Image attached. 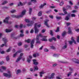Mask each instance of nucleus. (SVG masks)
<instances>
[{
  "label": "nucleus",
  "mask_w": 79,
  "mask_h": 79,
  "mask_svg": "<svg viewBox=\"0 0 79 79\" xmlns=\"http://www.w3.org/2000/svg\"><path fill=\"white\" fill-rule=\"evenodd\" d=\"M25 21L27 23H31V24H27V26H31L33 24H34V21H29V20L28 19H26L25 20Z\"/></svg>",
  "instance_id": "nucleus-5"
},
{
  "label": "nucleus",
  "mask_w": 79,
  "mask_h": 79,
  "mask_svg": "<svg viewBox=\"0 0 79 79\" xmlns=\"http://www.w3.org/2000/svg\"><path fill=\"white\" fill-rule=\"evenodd\" d=\"M57 19H61V17H56Z\"/></svg>",
  "instance_id": "nucleus-36"
},
{
  "label": "nucleus",
  "mask_w": 79,
  "mask_h": 79,
  "mask_svg": "<svg viewBox=\"0 0 79 79\" xmlns=\"http://www.w3.org/2000/svg\"><path fill=\"white\" fill-rule=\"evenodd\" d=\"M42 11H40L39 12V13L38 14V16H42Z\"/></svg>",
  "instance_id": "nucleus-29"
},
{
  "label": "nucleus",
  "mask_w": 79,
  "mask_h": 79,
  "mask_svg": "<svg viewBox=\"0 0 79 79\" xmlns=\"http://www.w3.org/2000/svg\"><path fill=\"white\" fill-rule=\"evenodd\" d=\"M15 28H18L19 27V25H15Z\"/></svg>",
  "instance_id": "nucleus-41"
},
{
  "label": "nucleus",
  "mask_w": 79,
  "mask_h": 79,
  "mask_svg": "<svg viewBox=\"0 0 79 79\" xmlns=\"http://www.w3.org/2000/svg\"><path fill=\"white\" fill-rule=\"evenodd\" d=\"M24 34H20V37H23L24 36Z\"/></svg>",
  "instance_id": "nucleus-47"
},
{
  "label": "nucleus",
  "mask_w": 79,
  "mask_h": 79,
  "mask_svg": "<svg viewBox=\"0 0 79 79\" xmlns=\"http://www.w3.org/2000/svg\"><path fill=\"white\" fill-rule=\"evenodd\" d=\"M13 31V29H6V32H7V33L10 32L11 31Z\"/></svg>",
  "instance_id": "nucleus-18"
},
{
  "label": "nucleus",
  "mask_w": 79,
  "mask_h": 79,
  "mask_svg": "<svg viewBox=\"0 0 79 79\" xmlns=\"http://www.w3.org/2000/svg\"><path fill=\"white\" fill-rule=\"evenodd\" d=\"M57 64L56 63L52 65V66L53 67H55V66H57Z\"/></svg>",
  "instance_id": "nucleus-43"
},
{
  "label": "nucleus",
  "mask_w": 79,
  "mask_h": 79,
  "mask_svg": "<svg viewBox=\"0 0 79 79\" xmlns=\"http://www.w3.org/2000/svg\"><path fill=\"white\" fill-rule=\"evenodd\" d=\"M45 73V72H44V71H42L40 72V77H42L43 76L42 74H44Z\"/></svg>",
  "instance_id": "nucleus-15"
},
{
  "label": "nucleus",
  "mask_w": 79,
  "mask_h": 79,
  "mask_svg": "<svg viewBox=\"0 0 79 79\" xmlns=\"http://www.w3.org/2000/svg\"><path fill=\"white\" fill-rule=\"evenodd\" d=\"M9 56H7L6 57V60H9Z\"/></svg>",
  "instance_id": "nucleus-63"
},
{
  "label": "nucleus",
  "mask_w": 79,
  "mask_h": 79,
  "mask_svg": "<svg viewBox=\"0 0 79 79\" xmlns=\"http://www.w3.org/2000/svg\"><path fill=\"white\" fill-rule=\"evenodd\" d=\"M9 18H10L9 17L6 18L4 20V23H6V24H8V20L9 19Z\"/></svg>",
  "instance_id": "nucleus-10"
},
{
  "label": "nucleus",
  "mask_w": 79,
  "mask_h": 79,
  "mask_svg": "<svg viewBox=\"0 0 79 79\" xmlns=\"http://www.w3.org/2000/svg\"><path fill=\"white\" fill-rule=\"evenodd\" d=\"M73 61H74L75 63L77 64H79V60H73Z\"/></svg>",
  "instance_id": "nucleus-20"
},
{
  "label": "nucleus",
  "mask_w": 79,
  "mask_h": 79,
  "mask_svg": "<svg viewBox=\"0 0 79 79\" xmlns=\"http://www.w3.org/2000/svg\"><path fill=\"white\" fill-rule=\"evenodd\" d=\"M39 55V53H36L35 54H33V56L34 57H36V56H38Z\"/></svg>",
  "instance_id": "nucleus-22"
},
{
  "label": "nucleus",
  "mask_w": 79,
  "mask_h": 79,
  "mask_svg": "<svg viewBox=\"0 0 79 79\" xmlns=\"http://www.w3.org/2000/svg\"><path fill=\"white\" fill-rule=\"evenodd\" d=\"M23 55V53H21L20 55V56L19 57L17 60H20V59H21V58H22V56Z\"/></svg>",
  "instance_id": "nucleus-19"
},
{
  "label": "nucleus",
  "mask_w": 79,
  "mask_h": 79,
  "mask_svg": "<svg viewBox=\"0 0 79 79\" xmlns=\"http://www.w3.org/2000/svg\"><path fill=\"white\" fill-rule=\"evenodd\" d=\"M32 19L33 20H35V19H36V17H32Z\"/></svg>",
  "instance_id": "nucleus-56"
},
{
  "label": "nucleus",
  "mask_w": 79,
  "mask_h": 79,
  "mask_svg": "<svg viewBox=\"0 0 79 79\" xmlns=\"http://www.w3.org/2000/svg\"><path fill=\"white\" fill-rule=\"evenodd\" d=\"M60 30V28H59V27H58L57 28V30L55 31V32H59V31Z\"/></svg>",
  "instance_id": "nucleus-35"
},
{
  "label": "nucleus",
  "mask_w": 79,
  "mask_h": 79,
  "mask_svg": "<svg viewBox=\"0 0 79 79\" xmlns=\"http://www.w3.org/2000/svg\"><path fill=\"white\" fill-rule=\"evenodd\" d=\"M69 17L67 16L65 18V20H69Z\"/></svg>",
  "instance_id": "nucleus-38"
},
{
  "label": "nucleus",
  "mask_w": 79,
  "mask_h": 79,
  "mask_svg": "<svg viewBox=\"0 0 79 79\" xmlns=\"http://www.w3.org/2000/svg\"><path fill=\"white\" fill-rule=\"evenodd\" d=\"M37 26L38 27H40L41 26V25L40 24L37 25V23H36L35 24V33H37L39 32V29H37Z\"/></svg>",
  "instance_id": "nucleus-4"
},
{
  "label": "nucleus",
  "mask_w": 79,
  "mask_h": 79,
  "mask_svg": "<svg viewBox=\"0 0 79 79\" xmlns=\"http://www.w3.org/2000/svg\"><path fill=\"white\" fill-rule=\"evenodd\" d=\"M33 32H34V30H33V29L31 30L30 31V33H33Z\"/></svg>",
  "instance_id": "nucleus-59"
},
{
  "label": "nucleus",
  "mask_w": 79,
  "mask_h": 79,
  "mask_svg": "<svg viewBox=\"0 0 79 79\" xmlns=\"http://www.w3.org/2000/svg\"><path fill=\"white\" fill-rule=\"evenodd\" d=\"M16 11V10H13L11 11V13H15V12Z\"/></svg>",
  "instance_id": "nucleus-48"
},
{
  "label": "nucleus",
  "mask_w": 79,
  "mask_h": 79,
  "mask_svg": "<svg viewBox=\"0 0 79 79\" xmlns=\"http://www.w3.org/2000/svg\"><path fill=\"white\" fill-rule=\"evenodd\" d=\"M10 48L6 50L7 52H10Z\"/></svg>",
  "instance_id": "nucleus-62"
},
{
  "label": "nucleus",
  "mask_w": 79,
  "mask_h": 79,
  "mask_svg": "<svg viewBox=\"0 0 79 79\" xmlns=\"http://www.w3.org/2000/svg\"><path fill=\"white\" fill-rule=\"evenodd\" d=\"M55 76V73H52L51 74V75L50 76H48V77H45V79H47V78L48 79H53V77H54V76Z\"/></svg>",
  "instance_id": "nucleus-7"
},
{
  "label": "nucleus",
  "mask_w": 79,
  "mask_h": 79,
  "mask_svg": "<svg viewBox=\"0 0 79 79\" xmlns=\"http://www.w3.org/2000/svg\"><path fill=\"white\" fill-rule=\"evenodd\" d=\"M2 35H3V34L2 33H0V38H1V37H2Z\"/></svg>",
  "instance_id": "nucleus-61"
},
{
  "label": "nucleus",
  "mask_w": 79,
  "mask_h": 79,
  "mask_svg": "<svg viewBox=\"0 0 79 79\" xmlns=\"http://www.w3.org/2000/svg\"><path fill=\"white\" fill-rule=\"evenodd\" d=\"M64 4V3L63 2V1H62L60 3V4L59 5L60 6H62V5H63Z\"/></svg>",
  "instance_id": "nucleus-32"
},
{
  "label": "nucleus",
  "mask_w": 79,
  "mask_h": 79,
  "mask_svg": "<svg viewBox=\"0 0 79 79\" xmlns=\"http://www.w3.org/2000/svg\"><path fill=\"white\" fill-rule=\"evenodd\" d=\"M0 53H1V54H3V53H5V52L3 51L2 52V49H0Z\"/></svg>",
  "instance_id": "nucleus-31"
},
{
  "label": "nucleus",
  "mask_w": 79,
  "mask_h": 79,
  "mask_svg": "<svg viewBox=\"0 0 79 79\" xmlns=\"http://www.w3.org/2000/svg\"><path fill=\"white\" fill-rule=\"evenodd\" d=\"M45 32V29H43L42 31V33H44V32Z\"/></svg>",
  "instance_id": "nucleus-52"
},
{
  "label": "nucleus",
  "mask_w": 79,
  "mask_h": 79,
  "mask_svg": "<svg viewBox=\"0 0 79 79\" xmlns=\"http://www.w3.org/2000/svg\"><path fill=\"white\" fill-rule=\"evenodd\" d=\"M50 31V34L51 35H53V31H52L51 30Z\"/></svg>",
  "instance_id": "nucleus-42"
},
{
  "label": "nucleus",
  "mask_w": 79,
  "mask_h": 79,
  "mask_svg": "<svg viewBox=\"0 0 79 79\" xmlns=\"http://www.w3.org/2000/svg\"><path fill=\"white\" fill-rule=\"evenodd\" d=\"M71 17H75L76 15H75V14H72L71 15Z\"/></svg>",
  "instance_id": "nucleus-39"
},
{
  "label": "nucleus",
  "mask_w": 79,
  "mask_h": 79,
  "mask_svg": "<svg viewBox=\"0 0 79 79\" xmlns=\"http://www.w3.org/2000/svg\"><path fill=\"white\" fill-rule=\"evenodd\" d=\"M39 37H42L43 38L42 39H41V40L42 41H44V42H46L47 41V40L46 39V38L47 37V36H43L42 34H40L39 35H37L36 37V44H40V41L39 40Z\"/></svg>",
  "instance_id": "nucleus-1"
},
{
  "label": "nucleus",
  "mask_w": 79,
  "mask_h": 79,
  "mask_svg": "<svg viewBox=\"0 0 79 79\" xmlns=\"http://www.w3.org/2000/svg\"><path fill=\"white\" fill-rule=\"evenodd\" d=\"M26 10H23L22 12L21 15H12V17L13 18H21V17H23L24 15H25V13H26Z\"/></svg>",
  "instance_id": "nucleus-2"
},
{
  "label": "nucleus",
  "mask_w": 79,
  "mask_h": 79,
  "mask_svg": "<svg viewBox=\"0 0 79 79\" xmlns=\"http://www.w3.org/2000/svg\"><path fill=\"white\" fill-rule=\"evenodd\" d=\"M19 46H21L22 45V43H19L18 44Z\"/></svg>",
  "instance_id": "nucleus-44"
},
{
  "label": "nucleus",
  "mask_w": 79,
  "mask_h": 79,
  "mask_svg": "<svg viewBox=\"0 0 79 79\" xmlns=\"http://www.w3.org/2000/svg\"><path fill=\"white\" fill-rule=\"evenodd\" d=\"M66 34V31H64L62 34V37H64Z\"/></svg>",
  "instance_id": "nucleus-21"
},
{
  "label": "nucleus",
  "mask_w": 79,
  "mask_h": 79,
  "mask_svg": "<svg viewBox=\"0 0 79 79\" xmlns=\"http://www.w3.org/2000/svg\"><path fill=\"white\" fill-rule=\"evenodd\" d=\"M3 75L6 77H11V73L10 71L8 72V73H4Z\"/></svg>",
  "instance_id": "nucleus-6"
},
{
  "label": "nucleus",
  "mask_w": 79,
  "mask_h": 79,
  "mask_svg": "<svg viewBox=\"0 0 79 79\" xmlns=\"http://www.w3.org/2000/svg\"><path fill=\"white\" fill-rule=\"evenodd\" d=\"M71 39L72 41L71 40L69 41V42L70 45H72L73 42L75 44H76V41L74 40V38L73 37H72Z\"/></svg>",
  "instance_id": "nucleus-9"
},
{
  "label": "nucleus",
  "mask_w": 79,
  "mask_h": 79,
  "mask_svg": "<svg viewBox=\"0 0 79 79\" xmlns=\"http://www.w3.org/2000/svg\"><path fill=\"white\" fill-rule=\"evenodd\" d=\"M66 47H67V45H65L62 47V48H63V49H65Z\"/></svg>",
  "instance_id": "nucleus-34"
},
{
  "label": "nucleus",
  "mask_w": 79,
  "mask_h": 79,
  "mask_svg": "<svg viewBox=\"0 0 79 79\" xmlns=\"http://www.w3.org/2000/svg\"><path fill=\"white\" fill-rule=\"evenodd\" d=\"M21 50L17 51L15 54H13V58H15V57H16V55H17V54H18V53H21Z\"/></svg>",
  "instance_id": "nucleus-11"
},
{
  "label": "nucleus",
  "mask_w": 79,
  "mask_h": 79,
  "mask_svg": "<svg viewBox=\"0 0 79 79\" xmlns=\"http://www.w3.org/2000/svg\"><path fill=\"white\" fill-rule=\"evenodd\" d=\"M71 73H72V72H69L67 74V76L68 77H69V76H71Z\"/></svg>",
  "instance_id": "nucleus-26"
},
{
  "label": "nucleus",
  "mask_w": 79,
  "mask_h": 79,
  "mask_svg": "<svg viewBox=\"0 0 79 79\" xmlns=\"http://www.w3.org/2000/svg\"><path fill=\"white\" fill-rule=\"evenodd\" d=\"M25 42H27V43H29V42H31V48H33V47H34V42H35L34 40H32L31 41V40L28 39L27 40H25Z\"/></svg>",
  "instance_id": "nucleus-3"
},
{
  "label": "nucleus",
  "mask_w": 79,
  "mask_h": 79,
  "mask_svg": "<svg viewBox=\"0 0 79 79\" xmlns=\"http://www.w3.org/2000/svg\"><path fill=\"white\" fill-rule=\"evenodd\" d=\"M34 71H35V70L37 71L38 69H39V68H38V67L37 66H34Z\"/></svg>",
  "instance_id": "nucleus-23"
},
{
  "label": "nucleus",
  "mask_w": 79,
  "mask_h": 79,
  "mask_svg": "<svg viewBox=\"0 0 79 79\" xmlns=\"http://www.w3.org/2000/svg\"><path fill=\"white\" fill-rule=\"evenodd\" d=\"M33 64H35V65L37 66V65H38L39 63H38V62H37V60H33Z\"/></svg>",
  "instance_id": "nucleus-12"
},
{
  "label": "nucleus",
  "mask_w": 79,
  "mask_h": 79,
  "mask_svg": "<svg viewBox=\"0 0 79 79\" xmlns=\"http://www.w3.org/2000/svg\"><path fill=\"white\" fill-rule=\"evenodd\" d=\"M32 8H29V13L30 15L31 14V12H32Z\"/></svg>",
  "instance_id": "nucleus-27"
},
{
  "label": "nucleus",
  "mask_w": 79,
  "mask_h": 79,
  "mask_svg": "<svg viewBox=\"0 0 79 79\" xmlns=\"http://www.w3.org/2000/svg\"><path fill=\"white\" fill-rule=\"evenodd\" d=\"M51 48L52 49H53V50H55V48L53 46H51Z\"/></svg>",
  "instance_id": "nucleus-53"
},
{
  "label": "nucleus",
  "mask_w": 79,
  "mask_h": 79,
  "mask_svg": "<svg viewBox=\"0 0 79 79\" xmlns=\"http://www.w3.org/2000/svg\"><path fill=\"white\" fill-rule=\"evenodd\" d=\"M19 27L20 28H22L23 27V25L22 24H21Z\"/></svg>",
  "instance_id": "nucleus-54"
},
{
  "label": "nucleus",
  "mask_w": 79,
  "mask_h": 79,
  "mask_svg": "<svg viewBox=\"0 0 79 79\" xmlns=\"http://www.w3.org/2000/svg\"><path fill=\"white\" fill-rule=\"evenodd\" d=\"M8 3V1H4L2 3V5H5V4H6Z\"/></svg>",
  "instance_id": "nucleus-28"
},
{
  "label": "nucleus",
  "mask_w": 79,
  "mask_h": 79,
  "mask_svg": "<svg viewBox=\"0 0 79 79\" xmlns=\"http://www.w3.org/2000/svg\"><path fill=\"white\" fill-rule=\"evenodd\" d=\"M68 10V9H66L65 8H64V7L63 8L64 11H66V10Z\"/></svg>",
  "instance_id": "nucleus-49"
},
{
  "label": "nucleus",
  "mask_w": 79,
  "mask_h": 79,
  "mask_svg": "<svg viewBox=\"0 0 79 79\" xmlns=\"http://www.w3.org/2000/svg\"><path fill=\"white\" fill-rule=\"evenodd\" d=\"M53 56H55V57H58V54H55L53 55Z\"/></svg>",
  "instance_id": "nucleus-37"
},
{
  "label": "nucleus",
  "mask_w": 79,
  "mask_h": 79,
  "mask_svg": "<svg viewBox=\"0 0 79 79\" xmlns=\"http://www.w3.org/2000/svg\"><path fill=\"white\" fill-rule=\"evenodd\" d=\"M77 42L78 43H79V36H78L77 39Z\"/></svg>",
  "instance_id": "nucleus-40"
},
{
  "label": "nucleus",
  "mask_w": 79,
  "mask_h": 79,
  "mask_svg": "<svg viewBox=\"0 0 79 79\" xmlns=\"http://www.w3.org/2000/svg\"><path fill=\"white\" fill-rule=\"evenodd\" d=\"M49 21V20L47 19L45 21V24L48 27H49V26H48V22Z\"/></svg>",
  "instance_id": "nucleus-13"
},
{
  "label": "nucleus",
  "mask_w": 79,
  "mask_h": 79,
  "mask_svg": "<svg viewBox=\"0 0 79 79\" xmlns=\"http://www.w3.org/2000/svg\"><path fill=\"white\" fill-rule=\"evenodd\" d=\"M67 7V8H68L69 9H71V7L70 6L68 5Z\"/></svg>",
  "instance_id": "nucleus-46"
},
{
  "label": "nucleus",
  "mask_w": 79,
  "mask_h": 79,
  "mask_svg": "<svg viewBox=\"0 0 79 79\" xmlns=\"http://www.w3.org/2000/svg\"><path fill=\"white\" fill-rule=\"evenodd\" d=\"M26 70L25 69H23L22 70V71L23 73H25V72H26Z\"/></svg>",
  "instance_id": "nucleus-50"
},
{
  "label": "nucleus",
  "mask_w": 79,
  "mask_h": 79,
  "mask_svg": "<svg viewBox=\"0 0 79 79\" xmlns=\"http://www.w3.org/2000/svg\"><path fill=\"white\" fill-rule=\"evenodd\" d=\"M53 40H56V38H55L54 37H52V39H49L48 40L49 42H52Z\"/></svg>",
  "instance_id": "nucleus-16"
},
{
  "label": "nucleus",
  "mask_w": 79,
  "mask_h": 79,
  "mask_svg": "<svg viewBox=\"0 0 79 79\" xmlns=\"http://www.w3.org/2000/svg\"><path fill=\"white\" fill-rule=\"evenodd\" d=\"M49 17L50 18H51L52 19H53V15H50L49 16Z\"/></svg>",
  "instance_id": "nucleus-45"
},
{
  "label": "nucleus",
  "mask_w": 79,
  "mask_h": 79,
  "mask_svg": "<svg viewBox=\"0 0 79 79\" xmlns=\"http://www.w3.org/2000/svg\"><path fill=\"white\" fill-rule=\"evenodd\" d=\"M45 5H46V3H44L43 4L41 5L39 7L41 9V8H42L44 7V6H45Z\"/></svg>",
  "instance_id": "nucleus-17"
},
{
  "label": "nucleus",
  "mask_w": 79,
  "mask_h": 79,
  "mask_svg": "<svg viewBox=\"0 0 79 79\" xmlns=\"http://www.w3.org/2000/svg\"><path fill=\"white\" fill-rule=\"evenodd\" d=\"M21 73V70L19 69H18L17 70V74H19V73Z\"/></svg>",
  "instance_id": "nucleus-24"
},
{
  "label": "nucleus",
  "mask_w": 79,
  "mask_h": 79,
  "mask_svg": "<svg viewBox=\"0 0 79 79\" xmlns=\"http://www.w3.org/2000/svg\"><path fill=\"white\" fill-rule=\"evenodd\" d=\"M1 68L3 69V70H5L6 69V67L4 66H1Z\"/></svg>",
  "instance_id": "nucleus-30"
},
{
  "label": "nucleus",
  "mask_w": 79,
  "mask_h": 79,
  "mask_svg": "<svg viewBox=\"0 0 79 79\" xmlns=\"http://www.w3.org/2000/svg\"><path fill=\"white\" fill-rule=\"evenodd\" d=\"M69 69L70 70V71H73V69L71 68H69Z\"/></svg>",
  "instance_id": "nucleus-55"
},
{
  "label": "nucleus",
  "mask_w": 79,
  "mask_h": 79,
  "mask_svg": "<svg viewBox=\"0 0 79 79\" xmlns=\"http://www.w3.org/2000/svg\"><path fill=\"white\" fill-rule=\"evenodd\" d=\"M31 2H33V3H35L37 2L36 0H31Z\"/></svg>",
  "instance_id": "nucleus-33"
},
{
  "label": "nucleus",
  "mask_w": 79,
  "mask_h": 79,
  "mask_svg": "<svg viewBox=\"0 0 79 79\" xmlns=\"http://www.w3.org/2000/svg\"><path fill=\"white\" fill-rule=\"evenodd\" d=\"M77 32H79V29H77L75 30Z\"/></svg>",
  "instance_id": "nucleus-64"
},
{
  "label": "nucleus",
  "mask_w": 79,
  "mask_h": 79,
  "mask_svg": "<svg viewBox=\"0 0 79 79\" xmlns=\"http://www.w3.org/2000/svg\"><path fill=\"white\" fill-rule=\"evenodd\" d=\"M68 32L69 34H71V28L70 27H69L68 28Z\"/></svg>",
  "instance_id": "nucleus-25"
},
{
  "label": "nucleus",
  "mask_w": 79,
  "mask_h": 79,
  "mask_svg": "<svg viewBox=\"0 0 79 79\" xmlns=\"http://www.w3.org/2000/svg\"><path fill=\"white\" fill-rule=\"evenodd\" d=\"M44 52H48V49L47 48H45L44 49Z\"/></svg>",
  "instance_id": "nucleus-51"
},
{
  "label": "nucleus",
  "mask_w": 79,
  "mask_h": 79,
  "mask_svg": "<svg viewBox=\"0 0 79 79\" xmlns=\"http://www.w3.org/2000/svg\"><path fill=\"white\" fill-rule=\"evenodd\" d=\"M28 58H29L30 59H32V57L31 56H28Z\"/></svg>",
  "instance_id": "nucleus-60"
},
{
  "label": "nucleus",
  "mask_w": 79,
  "mask_h": 79,
  "mask_svg": "<svg viewBox=\"0 0 79 79\" xmlns=\"http://www.w3.org/2000/svg\"><path fill=\"white\" fill-rule=\"evenodd\" d=\"M69 3L70 5H73V2H72L71 1H69Z\"/></svg>",
  "instance_id": "nucleus-57"
},
{
  "label": "nucleus",
  "mask_w": 79,
  "mask_h": 79,
  "mask_svg": "<svg viewBox=\"0 0 79 79\" xmlns=\"http://www.w3.org/2000/svg\"><path fill=\"white\" fill-rule=\"evenodd\" d=\"M26 3H27V2H23V3H22L20 2L19 4H18V6H20V5L21 6H23L24 5H25V4H26Z\"/></svg>",
  "instance_id": "nucleus-14"
},
{
  "label": "nucleus",
  "mask_w": 79,
  "mask_h": 79,
  "mask_svg": "<svg viewBox=\"0 0 79 79\" xmlns=\"http://www.w3.org/2000/svg\"><path fill=\"white\" fill-rule=\"evenodd\" d=\"M3 40L4 41L5 44H3L1 46V47H3V46H5V47H7V45L6 44V42H8V40H7V39L6 38H3Z\"/></svg>",
  "instance_id": "nucleus-8"
},
{
  "label": "nucleus",
  "mask_w": 79,
  "mask_h": 79,
  "mask_svg": "<svg viewBox=\"0 0 79 79\" xmlns=\"http://www.w3.org/2000/svg\"><path fill=\"white\" fill-rule=\"evenodd\" d=\"M70 23H66L67 26H69V25H70Z\"/></svg>",
  "instance_id": "nucleus-58"
}]
</instances>
